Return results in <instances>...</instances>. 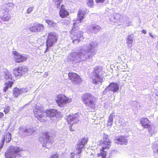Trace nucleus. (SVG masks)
<instances>
[{
  "label": "nucleus",
  "mask_w": 158,
  "mask_h": 158,
  "mask_svg": "<svg viewBox=\"0 0 158 158\" xmlns=\"http://www.w3.org/2000/svg\"><path fill=\"white\" fill-rule=\"evenodd\" d=\"M97 44L95 42H91L89 44L79 47L77 52H71L68 59L71 61L75 62H80L91 57L96 53L94 49Z\"/></svg>",
  "instance_id": "f257e3e1"
},
{
  "label": "nucleus",
  "mask_w": 158,
  "mask_h": 158,
  "mask_svg": "<svg viewBox=\"0 0 158 158\" xmlns=\"http://www.w3.org/2000/svg\"><path fill=\"white\" fill-rule=\"evenodd\" d=\"M86 13L85 9H79L77 16V19L73 25L70 31V37L73 40V44H77L84 39L83 36V32L79 29L77 25L81 22L84 16Z\"/></svg>",
  "instance_id": "f03ea898"
},
{
  "label": "nucleus",
  "mask_w": 158,
  "mask_h": 158,
  "mask_svg": "<svg viewBox=\"0 0 158 158\" xmlns=\"http://www.w3.org/2000/svg\"><path fill=\"white\" fill-rule=\"evenodd\" d=\"M34 115L37 118L43 122L46 120L47 118H49L52 120H56L61 117V113L55 109H51L44 112L43 109L36 106L33 110Z\"/></svg>",
  "instance_id": "7ed1b4c3"
},
{
  "label": "nucleus",
  "mask_w": 158,
  "mask_h": 158,
  "mask_svg": "<svg viewBox=\"0 0 158 158\" xmlns=\"http://www.w3.org/2000/svg\"><path fill=\"white\" fill-rule=\"evenodd\" d=\"M93 83L95 85H101L103 82V78L105 74L101 68L96 67L92 72Z\"/></svg>",
  "instance_id": "20e7f679"
},
{
  "label": "nucleus",
  "mask_w": 158,
  "mask_h": 158,
  "mask_svg": "<svg viewBox=\"0 0 158 158\" xmlns=\"http://www.w3.org/2000/svg\"><path fill=\"white\" fill-rule=\"evenodd\" d=\"M110 20L114 23L120 22L125 23L128 26L131 25L132 22L130 20L129 18L126 15H121L117 13H114L113 15L110 18Z\"/></svg>",
  "instance_id": "39448f33"
},
{
  "label": "nucleus",
  "mask_w": 158,
  "mask_h": 158,
  "mask_svg": "<svg viewBox=\"0 0 158 158\" xmlns=\"http://www.w3.org/2000/svg\"><path fill=\"white\" fill-rule=\"evenodd\" d=\"M82 99L83 102L86 106L92 109L95 107L96 99L90 93H86L84 94Z\"/></svg>",
  "instance_id": "423d86ee"
},
{
  "label": "nucleus",
  "mask_w": 158,
  "mask_h": 158,
  "mask_svg": "<svg viewBox=\"0 0 158 158\" xmlns=\"http://www.w3.org/2000/svg\"><path fill=\"white\" fill-rule=\"evenodd\" d=\"M22 151V148L13 146H10L5 153L6 158H15L19 152Z\"/></svg>",
  "instance_id": "0eeeda50"
},
{
  "label": "nucleus",
  "mask_w": 158,
  "mask_h": 158,
  "mask_svg": "<svg viewBox=\"0 0 158 158\" xmlns=\"http://www.w3.org/2000/svg\"><path fill=\"white\" fill-rule=\"evenodd\" d=\"M39 140L43 146L48 148H49L48 145L51 144L53 142V137L49 136L47 132L44 133L43 135L40 137Z\"/></svg>",
  "instance_id": "6e6552de"
},
{
  "label": "nucleus",
  "mask_w": 158,
  "mask_h": 158,
  "mask_svg": "<svg viewBox=\"0 0 158 158\" xmlns=\"http://www.w3.org/2000/svg\"><path fill=\"white\" fill-rule=\"evenodd\" d=\"M19 129V134L23 137L31 135L35 131V129L32 127H20Z\"/></svg>",
  "instance_id": "1a4fd4ad"
},
{
  "label": "nucleus",
  "mask_w": 158,
  "mask_h": 158,
  "mask_svg": "<svg viewBox=\"0 0 158 158\" xmlns=\"http://www.w3.org/2000/svg\"><path fill=\"white\" fill-rule=\"evenodd\" d=\"M56 101L58 105L61 107L66 103L70 102L72 100L71 99L67 98L65 95L60 94L57 96Z\"/></svg>",
  "instance_id": "9d476101"
},
{
  "label": "nucleus",
  "mask_w": 158,
  "mask_h": 158,
  "mask_svg": "<svg viewBox=\"0 0 158 158\" xmlns=\"http://www.w3.org/2000/svg\"><path fill=\"white\" fill-rule=\"evenodd\" d=\"M57 38L55 33L51 32L48 34V39L46 41V45L49 47L52 46L57 40Z\"/></svg>",
  "instance_id": "9b49d317"
},
{
  "label": "nucleus",
  "mask_w": 158,
  "mask_h": 158,
  "mask_svg": "<svg viewBox=\"0 0 158 158\" xmlns=\"http://www.w3.org/2000/svg\"><path fill=\"white\" fill-rule=\"evenodd\" d=\"M44 29V26L43 24L37 23L33 24L29 28L30 31L35 32H42Z\"/></svg>",
  "instance_id": "f8f14e48"
},
{
  "label": "nucleus",
  "mask_w": 158,
  "mask_h": 158,
  "mask_svg": "<svg viewBox=\"0 0 158 158\" xmlns=\"http://www.w3.org/2000/svg\"><path fill=\"white\" fill-rule=\"evenodd\" d=\"M88 140V138L85 137L78 141L77 148V150H78L76 153L77 154L79 155L81 152L82 149L87 143Z\"/></svg>",
  "instance_id": "ddd939ff"
},
{
  "label": "nucleus",
  "mask_w": 158,
  "mask_h": 158,
  "mask_svg": "<svg viewBox=\"0 0 158 158\" xmlns=\"http://www.w3.org/2000/svg\"><path fill=\"white\" fill-rule=\"evenodd\" d=\"M68 76L70 80L74 84H79L81 82L80 77L76 73H70Z\"/></svg>",
  "instance_id": "4468645a"
},
{
  "label": "nucleus",
  "mask_w": 158,
  "mask_h": 158,
  "mask_svg": "<svg viewBox=\"0 0 158 158\" xmlns=\"http://www.w3.org/2000/svg\"><path fill=\"white\" fill-rule=\"evenodd\" d=\"M67 119L69 123L71 124H76L77 123L79 120L80 118L78 114L76 113L69 115L67 117Z\"/></svg>",
  "instance_id": "2eb2a0df"
},
{
  "label": "nucleus",
  "mask_w": 158,
  "mask_h": 158,
  "mask_svg": "<svg viewBox=\"0 0 158 158\" xmlns=\"http://www.w3.org/2000/svg\"><path fill=\"white\" fill-rule=\"evenodd\" d=\"M13 53L15 56V62L17 63L23 62L27 59V57L20 55L16 51H13Z\"/></svg>",
  "instance_id": "dca6fc26"
},
{
  "label": "nucleus",
  "mask_w": 158,
  "mask_h": 158,
  "mask_svg": "<svg viewBox=\"0 0 158 158\" xmlns=\"http://www.w3.org/2000/svg\"><path fill=\"white\" fill-rule=\"evenodd\" d=\"M98 144L102 147L101 150H103L107 148L108 149L110 147L111 145V142L108 140L107 141H100L98 143Z\"/></svg>",
  "instance_id": "f3484780"
},
{
  "label": "nucleus",
  "mask_w": 158,
  "mask_h": 158,
  "mask_svg": "<svg viewBox=\"0 0 158 158\" xmlns=\"http://www.w3.org/2000/svg\"><path fill=\"white\" fill-rule=\"evenodd\" d=\"M1 74L2 75L4 78L6 80L10 79L12 78V75L6 69L3 68L1 70Z\"/></svg>",
  "instance_id": "a211bd4d"
},
{
  "label": "nucleus",
  "mask_w": 158,
  "mask_h": 158,
  "mask_svg": "<svg viewBox=\"0 0 158 158\" xmlns=\"http://www.w3.org/2000/svg\"><path fill=\"white\" fill-rule=\"evenodd\" d=\"M127 139L126 138L125 136H120L116 138L115 140V142L120 145H126L127 142Z\"/></svg>",
  "instance_id": "6ab92c4d"
},
{
  "label": "nucleus",
  "mask_w": 158,
  "mask_h": 158,
  "mask_svg": "<svg viewBox=\"0 0 158 158\" xmlns=\"http://www.w3.org/2000/svg\"><path fill=\"white\" fill-rule=\"evenodd\" d=\"M140 122L144 128H147L151 125V123L148 119L143 118L141 119Z\"/></svg>",
  "instance_id": "aec40b11"
},
{
  "label": "nucleus",
  "mask_w": 158,
  "mask_h": 158,
  "mask_svg": "<svg viewBox=\"0 0 158 158\" xmlns=\"http://www.w3.org/2000/svg\"><path fill=\"white\" fill-rule=\"evenodd\" d=\"M108 86L111 90V92H112L113 93H115L118 90L119 87L118 85L116 83H111Z\"/></svg>",
  "instance_id": "412c9836"
},
{
  "label": "nucleus",
  "mask_w": 158,
  "mask_h": 158,
  "mask_svg": "<svg viewBox=\"0 0 158 158\" xmlns=\"http://www.w3.org/2000/svg\"><path fill=\"white\" fill-rule=\"evenodd\" d=\"M132 34L129 35L126 39V44L128 48H131L132 46V43L133 38Z\"/></svg>",
  "instance_id": "4be33fe9"
},
{
  "label": "nucleus",
  "mask_w": 158,
  "mask_h": 158,
  "mask_svg": "<svg viewBox=\"0 0 158 158\" xmlns=\"http://www.w3.org/2000/svg\"><path fill=\"white\" fill-rule=\"evenodd\" d=\"M9 10H7L6 11L3 13L2 15L1 16V19L3 21H8L10 18V16L8 14V12Z\"/></svg>",
  "instance_id": "5701e85b"
},
{
  "label": "nucleus",
  "mask_w": 158,
  "mask_h": 158,
  "mask_svg": "<svg viewBox=\"0 0 158 158\" xmlns=\"http://www.w3.org/2000/svg\"><path fill=\"white\" fill-rule=\"evenodd\" d=\"M147 128H148V134L149 136H152L153 135L156 133V130L154 126L151 125Z\"/></svg>",
  "instance_id": "b1692460"
},
{
  "label": "nucleus",
  "mask_w": 158,
  "mask_h": 158,
  "mask_svg": "<svg viewBox=\"0 0 158 158\" xmlns=\"http://www.w3.org/2000/svg\"><path fill=\"white\" fill-rule=\"evenodd\" d=\"M69 15L68 12L62 6L60 11V15L62 18L66 17Z\"/></svg>",
  "instance_id": "393cba45"
},
{
  "label": "nucleus",
  "mask_w": 158,
  "mask_h": 158,
  "mask_svg": "<svg viewBox=\"0 0 158 158\" xmlns=\"http://www.w3.org/2000/svg\"><path fill=\"white\" fill-rule=\"evenodd\" d=\"M21 69L22 67L16 68L13 70V73L16 76H21L22 75Z\"/></svg>",
  "instance_id": "a878e982"
},
{
  "label": "nucleus",
  "mask_w": 158,
  "mask_h": 158,
  "mask_svg": "<svg viewBox=\"0 0 158 158\" xmlns=\"http://www.w3.org/2000/svg\"><path fill=\"white\" fill-rule=\"evenodd\" d=\"M101 29V27L98 25L97 24L94 25L92 27L91 31L92 33H96L98 32Z\"/></svg>",
  "instance_id": "bb28decb"
},
{
  "label": "nucleus",
  "mask_w": 158,
  "mask_h": 158,
  "mask_svg": "<svg viewBox=\"0 0 158 158\" xmlns=\"http://www.w3.org/2000/svg\"><path fill=\"white\" fill-rule=\"evenodd\" d=\"M46 23H47L51 27H54L57 26V23L52 20L45 19Z\"/></svg>",
  "instance_id": "cd10ccee"
},
{
  "label": "nucleus",
  "mask_w": 158,
  "mask_h": 158,
  "mask_svg": "<svg viewBox=\"0 0 158 158\" xmlns=\"http://www.w3.org/2000/svg\"><path fill=\"white\" fill-rule=\"evenodd\" d=\"M13 82L12 81H10L7 83H5V86L3 89V91L5 92H6L9 87H11L13 84Z\"/></svg>",
  "instance_id": "c85d7f7f"
},
{
  "label": "nucleus",
  "mask_w": 158,
  "mask_h": 158,
  "mask_svg": "<svg viewBox=\"0 0 158 158\" xmlns=\"http://www.w3.org/2000/svg\"><path fill=\"white\" fill-rule=\"evenodd\" d=\"M5 140L6 139V141L7 143H9L11 139V133H9V132H7L6 136H5Z\"/></svg>",
  "instance_id": "c756f323"
},
{
  "label": "nucleus",
  "mask_w": 158,
  "mask_h": 158,
  "mask_svg": "<svg viewBox=\"0 0 158 158\" xmlns=\"http://www.w3.org/2000/svg\"><path fill=\"white\" fill-rule=\"evenodd\" d=\"M152 149L154 152L158 154V143L155 142L152 145Z\"/></svg>",
  "instance_id": "7c9ffc66"
},
{
  "label": "nucleus",
  "mask_w": 158,
  "mask_h": 158,
  "mask_svg": "<svg viewBox=\"0 0 158 158\" xmlns=\"http://www.w3.org/2000/svg\"><path fill=\"white\" fill-rule=\"evenodd\" d=\"M13 94L15 96L17 97L20 94L19 89L17 88H15L13 89Z\"/></svg>",
  "instance_id": "2f4dec72"
},
{
  "label": "nucleus",
  "mask_w": 158,
  "mask_h": 158,
  "mask_svg": "<svg viewBox=\"0 0 158 158\" xmlns=\"http://www.w3.org/2000/svg\"><path fill=\"white\" fill-rule=\"evenodd\" d=\"M109 88L110 87L108 86L102 92L103 94H106L107 95H108L111 93V90H110V89Z\"/></svg>",
  "instance_id": "473e14b6"
},
{
  "label": "nucleus",
  "mask_w": 158,
  "mask_h": 158,
  "mask_svg": "<svg viewBox=\"0 0 158 158\" xmlns=\"http://www.w3.org/2000/svg\"><path fill=\"white\" fill-rule=\"evenodd\" d=\"M87 4L89 7H92L94 6V2L93 0H87Z\"/></svg>",
  "instance_id": "72a5a7b5"
},
{
  "label": "nucleus",
  "mask_w": 158,
  "mask_h": 158,
  "mask_svg": "<svg viewBox=\"0 0 158 158\" xmlns=\"http://www.w3.org/2000/svg\"><path fill=\"white\" fill-rule=\"evenodd\" d=\"M20 94H24L25 93L27 92L28 91L27 89L26 88H22L19 89Z\"/></svg>",
  "instance_id": "f704fd0d"
},
{
  "label": "nucleus",
  "mask_w": 158,
  "mask_h": 158,
  "mask_svg": "<svg viewBox=\"0 0 158 158\" xmlns=\"http://www.w3.org/2000/svg\"><path fill=\"white\" fill-rule=\"evenodd\" d=\"M54 1H55V4L57 5V7L58 8L62 0H54Z\"/></svg>",
  "instance_id": "c9c22d12"
},
{
  "label": "nucleus",
  "mask_w": 158,
  "mask_h": 158,
  "mask_svg": "<svg viewBox=\"0 0 158 158\" xmlns=\"http://www.w3.org/2000/svg\"><path fill=\"white\" fill-rule=\"evenodd\" d=\"M101 151H102V152H101V153L102 156V158H106V152L104 151V150H101Z\"/></svg>",
  "instance_id": "e433bc0d"
},
{
  "label": "nucleus",
  "mask_w": 158,
  "mask_h": 158,
  "mask_svg": "<svg viewBox=\"0 0 158 158\" xmlns=\"http://www.w3.org/2000/svg\"><path fill=\"white\" fill-rule=\"evenodd\" d=\"M5 142V137L3 138L2 139V140L1 142L0 143V150H1V149L2 148L4 143Z\"/></svg>",
  "instance_id": "4c0bfd02"
},
{
  "label": "nucleus",
  "mask_w": 158,
  "mask_h": 158,
  "mask_svg": "<svg viewBox=\"0 0 158 158\" xmlns=\"http://www.w3.org/2000/svg\"><path fill=\"white\" fill-rule=\"evenodd\" d=\"M108 140L110 141L108 137V135L106 134H104L103 135V140L102 141H107Z\"/></svg>",
  "instance_id": "58836bf2"
},
{
  "label": "nucleus",
  "mask_w": 158,
  "mask_h": 158,
  "mask_svg": "<svg viewBox=\"0 0 158 158\" xmlns=\"http://www.w3.org/2000/svg\"><path fill=\"white\" fill-rule=\"evenodd\" d=\"M114 116V115L112 113L110 114L108 121L113 122Z\"/></svg>",
  "instance_id": "ea45409f"
},
{
  "label": "nucleus",
  "mask_w": 158,
  "mask_h": 158,
  "mask_svg": "<svg viewBox=\"0 0 158 158\" xmlns=\"http://www.w3.org/2000/svg\"><path fill=\"white\" fill-rule=\"evenodd\" d=\"M33 6H31L27 9V14H30V13H31L33 10Z\"/></svg>",
  "instance_id": "a19ab883"
},
{
  "label": "nucleus",
  "mask_w": 158,
  "mask_h": 158,
  "mask_svg": "<svg viewBox=\"0 0 158 158\" xmlns=\"http://www.w3.org/2000/svg\"><path fill=\"white\" fill-rule=\"evenodd\" d=\"M10 109V107H9V106H7L6 107V108H5L4 112L6 114H7L9 112Z\"/></svg>",
  "instance_id": "79ce46f5"
},
{
  "label": "nucleus",
  "mask_w": 158,
  "mask_h": 158,
  "mask_svg": "<svg viewBox=\"0 0 158 158\" xmlns=\"http://www.w3.org/2000/svg\"><path fill=\"white\" fill-rule=\"evenodd\" d=\"M59 156L58 154H53L51 155L50 158H58Z\"/></svg>",
  "instance_id": "37998d69"
},
{
  "label": "nucleus",
  "mask_w": 158,
  "mask_h": 158,
  "mask_svg": "<svg viewBox=\"0 0 158 158\" xmlns=\"http://www.w3.org/2000/svg\"><path fill=\"white\" fill-rule=\"evenodd\" d=\"M27 71V68L22 67V69H21V72H22V74H23V73Z\"/></svg>",
  "instance_id": "c03bdc74"
},
{
  "label": "nucleus",
  "mask_w": 158,
  "mask_h": 158,
  "mask_svg": "<svg viewBox=\"0 0 158 158\" xmlns=\"http://www.w3.org/2000/svg\"><path fill=\"white\" fill-rule=\"evenodd\" d=\"M108 123L107 125L108 126H112L113 122L108 121Z\"/></svg>",
  "instance_id": "a18cd8bd"
},
{
  "label": "nucleus",
  "mask_w": 158,
  "mask_h": 158,
  "mask_svg": "<svg viewBox=\"0 0 158 158\" xmlns=\"http://www.w3.org/2000/svg\"><path fill=\"white\" fill-rule=\"evenodd\" d=\"M97 3H102L104 2L105 0H96Z\"/></svg>",
  "instance_id": "49530a36"
},
{
  "label": "nucleus",
  "mask_w": 158,
  "mask_h": 158,
  "mask_svg": "<svg viewBox=\"0 0 158 158\" xmlns=\"http://www.w3.org/2000/svg\"><path fill=\"white\" fill-rule=\"evenodd\" d=\"M46 47H47V48H46V50L44 51V53H46V52H47L49 48V47H51L47 46V45H46Z\"/></svg>",
  "instance_id": "de8ad7c7"
},
{
  "label": "nucleus",
  "mask_w": 158,
  "mask_h": 158,
  "mask_svg": "<svg viewBox=\"0 0 158 158\" xmlns=\"http://www.w3.org/2000/svg\"><path fill=\"white\" fill-rule=\"evenodd\" d=\"M46 47H47V48H46V50L44 51V53H46V52H47L49 48V47H51L47 46V45H46Z\"/></svg>",
  "instance_id": "09e8293b"
},
{
  "label": "nucleus",
  "mask_w": 158,
  "mask_h": 158,
  "mask_svg": "<svg viewBox=\"0 0 158 158\" xmlns=\"http://www.w3.org/2000/svg\"><path fill=\"white\" fill-rule=\"evenodd\" d=\"M3 114L2 113L0 112V118H3Z\"/></svg>",
  "instance_id": "8fccbe9b"
},
{
  "label": "nucleus",
  "mask_w": 158,
  "mask_h": 158,
  "mask_svg": "<svg viewBox=\"0 0 158 158\" xmlns=\"http://www.w3.org/2000/svg\"><path fill=\"white\" fill-rule=\"evenodd\" d=\"M142 32L144 34H146V31L144 30H143L142 31Z\"/></svg>",
  "instance_id": "3c124183"
},
{
  "label": "nucleus",
  "mask_w": 158,
  "mask_h": 158,
  "mask_svg": "<svg viewBox=\"0 0 158 158\" xmlns=\"http://www.w3.org/2000/svg\"><path fill=\"white\" fill-rule=\"evenodd\" d=\"M71 156L70 157V158H73L74 155H73V153H71Z\"/></svg>",
  "instance_id": "603ef678"
},
{
  "label": "nucleus",
  "mask_w": 158,
  "mask_h": 158,
  "mask_svg": "<svg viewBox=\"0 0 158 158\" xmlns=\"http://www.w3.org/2000/svg\"><path fill=\"white\" fill-rule=\"evenodd\" d=\"M70 130L71 131H74V130H73V128H72V127H70Z\"/></svg>",
  "instance_id": "864d4df0"
},
{
  "label": "nucleus",
  "mask_w": 158,
  "mask_h": 158,
  "mask_svg": "<svg viewBox=\"0 0 158 158\" xmlns=\"http://www.w3.org/2000/svg\"><path fill=\"white\" fill-rule=\"evenodd\" d=\"M137 103L136 101H134L133 102V104H137Z\"/></svg>",
  "instance_id": "5fc2aeb1"
},
{
  "label": "nucleus",
  "mask_w": 158,
  "mask_h": 158,
  "mask_svg": "<svg viewBox=\"0 0 158 158\" xmlns=\"http://www.w3.org/2000/svg\"><path fill=\"white\" fill-rule=\"evenodd\" d=\"M44 75L48 76V72H46L45 73Z\"/></svg>",
  "instance_id": "6e6d98bb"
},
{
  "label": "nucleus",
  "mask_w": 158,
  "mask_h": 158,
  "mask_svg": "<svg viewBox=\"0 0 158 158\" xmlns=\"http://www.w3.org/2000/svg\"><path fill=\"white\" fill-rule=\"evenodd\" d=\"M150 35L152 37V38H154V36L153 35H152L151 34L149 33Z\"/></svg>",
  "instance_id": "4d7b16f0"
},
{
  "label": "nucleus",
  "mask_w": 158,
  "mask_h": 158,
  "mask_svg": "<svg viewBox=\"0 0 158 158\" xmlns=\"http://www.w3.org/2000/svg\"><path fill=\"white\" fill-rule=\"evenodd\" d=\"M156 96L158 97V93H157V94H156Z\"/></svg>",
  "instance_id": "13d9d810"
},
{
  "label": "nucleus",
  "mask_w": 158,
  "mask_h": 158,
  "mask_svg": "<svg viewBox=\"0 0 158 158\" xmlns=\"http://www.w3.org/2000/svg\"><path fill=\"white\" fill-rule=\"evenodd\" d=\"M1 76L0 75V80H1Z\"/></svg>",
  "instance_id": "bf43d9fd"
},
{
  "label": "nucleus",
  "mask_w": 158,
  "mask_h": 158,
  "mask_svg": "<svg viewBox=\"0 0 158 158\" xmlns=\"http://www.w3.org/2000/svg\"><path fill=\"white\" fill-rule=\"evenodd\" d=\"M157 66L158 67V63H157Z\"/></svg>",
  "instance_id": "052dcab7"
},
{
  "label": "nucleus",
  "mask_w": 158,
  "mask_h": 158,
  "mask_svg": "<svg viewBox=\"0 0 158 158\" xmlns=\"http://www.w3.org/2000/svg\"><path fill=\"white\" fill-rule=\"evenodd\" d=\"M157 17H158V15L157 16Z\"/></svg>",
  "instance_id": "680f3d73"
}]
</instances>
